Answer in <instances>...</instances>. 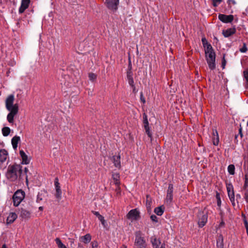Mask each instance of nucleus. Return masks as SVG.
Instances as JSON below:
<instances>
[{"label":"nucleus","mask_w":248,"mask_h":248,"mask_svg":"<svg viewBox=\"0 0 248 248\" xmlns=\"http://www.w3.org/2000/svg\"><path fill=\"white\" fill-rule=\"evenodd\" d=\"M14 100L15 96L13 94L8 95L5 100L6 108L10 112L7 116L10 123H13L14 117L18 112V105L17 104H14Z\"/></svg>","instance_id":"nucleus-1"},{"label":"nucleus","mask_w":248,"mask_h":248,"mask_svg":"<svg viewBox=\"0 0 248 248\" xmlns=\"http://www.w3.org/2000/svg\"><path fill=\"white\" fill-rule=\"evenodd\" d=\"M22 167L19 164L9 165L8 167L6 176L11 181H15L18 177L21 176L22 173Z\"/></svg>","instance_id":"nucleus-2"},{"label":"nucleus","mask_w":248,"mask_h":248,"mask_svg":"<svg viewBox=\"0 0 248 248\" xmlns=\"http://www.w3.org/2000/svg\"><path fill=\"white\" fill-rule=\"evenodd\" d=\"M205 53L209 68L211 70L214 69L216 67V55L211 45H208V47L205 48Z\"/></svg>","instance_id":"nucleus-3"},{"label":"nucleus","mask_w":248,"mask_h":248,"mask_svg":"<svg viewBox=\"0 0 248 248\" xmlns=\"http://www.w3.org/2000/svg\"><path fill=\"white\" fill-rule=\"evenodd\" d=\"M25 197V192L21 190H17L13 196L14 205L17 206Z\"/></svg>","instance_id":"nucleus-4"},{"label":"nucleus","mask_w":248,"mask_h":248,"mask_svg":"<svg viewBox=\"0 0 248 248\" xmlns=\"http://www.w3.org/2000/svg\"><path fill=\"white\" fill-rule=\"evenodd\" d=\"M207 213L204 211H200L198 214V223L200 227H203L207 221Z\"/></svg>","instance_id":"nucleus-5"},{"label":"nucleus","mask_w":248,"mask_h":248,"mask_svg":"<svg viewBox=\"0 0 248 248\" xmlns=\"http://www.w3.org/2000/svg\"><path fill=\"white\" fill-rule=\"evenodd\" d=\"M127 218L131 220H137L140 217V212L137 209L130 210L126 215Z\"/></svg>","instance_id":"nucleus-6"},{"label":"nucleus","mask_w":248,"mask_h":248,"mask_svg":"<svg viewBox=\"0 0 248 248\" xmlns=\"http://www.w3.org/2000/svg\"><path fill=\"white\" fill-rule=\"evenodd\" d=\"M54 185L56 190L55 196L58 200H60L62 198V192L61 189L60 184L59 182V179L57 177L55 178Z\"/></svg>","instance_id":"nucleus-7"},{"label":"nucleus","mask_w":248,"mask_h":248,"mask_svg":"<svg viewBox=\"0 0 248 248\" xmlns=\"http://www.w3.org/2000/svg\"><path fill=\"white\" fill-rule=\"evenodd\" d=\"M119 3V0H106L107 7L111 10L116 11Z\"/></svg>","instance_id":"nucleus-8"},{"label":"nucleus","mask_w":248,"mask_h":248,"mask_svg":"<svg viewBox=\"0 0 248 248\" xmlns=\"http://www.w3.org/2000/svg\"><path fill=\"white\" fill-rule=\"evenodd\" d=\"M227 189L229 199L232 202V205L234 207L235 206V203L234 202L235 197L232 186V185H229L227 187Z\"/></svg>","instance_id":"nucleus-9"},{"label":"nucleus","mask_w":248,"mask_h":248,"mask_svg":"<svg viewBox=\"0 0 248 248\" xmlns=\"http://www.w3.org/2000/svg\"><path fill=\"white\" fill-rule=\"evenodd\" d=\"M173 190V186L172 184H169L168 189L167 190L166 199V202L168 204H170L172 201Z\"/></svg>","instance_id":"nucleus-10"},{"label":"nucleus","mask_w":248,"mask_h":248,"mask_svg":"<svg viewBox=\"0 0 248 248\" xmlns=\"http://www.w3.org/2000/svg\"><path fill=\"white\" fill-rule=\"evenodd\" d=\"M218 18L222 22L228 23H231L233 20V16L232 15L219 14L218 15Z\"/></svg>","instance_id":"nucleus-11"},{"label":"nucleus","mask_w":248,"mask_h":248,"mask_svg":"<svg viewBox=\"0 0 248 248\" xmlns=\"http://www.w3.org/2000/svg\"><path fill=\"white\" fill-rule=\"evenodd\" d=\"M143 124H144V127L145 130V132H146V134L148 135V137L150 138H151L152 135L150 131V128L149 126V123H148V121L147 116L145 113H144L143 115Z\"/></svg>","instance_id":"nucleus-12"},{"label":"nucleus","mask_w":248,"mask_h":248,"mask_svg":"<svg viewBox=\"0 0 248 248\" xmlns=\"http://www.w3.org/2000/svg\"><path fill=\"white\" fill-rule=\"evenodd\" d=\"M151 242L153 248H165V244L161 243L160 241L156 238H151Z\"/></svg>","instance_id":"nucleus-13"},{"label":"nucleus","mask_w":248,"mask_h":248,"mask_svg":"<svg viewBox=\"0 0 248 248\" xmlns=\"http://www.w3.org/2000/svg\"><path fill=\"white\" fill-rule=\"evenodd\" d=\"M135 244L140 248H145L146 245L145 241L143 237L137 236L135 239Z\"/></svg>","instance_id":"nucleus-14"},{"label":"nucleus","mask_w":248,"mask_h":248,"mask_svg":"<svg viewBox=\"0 0 248 248\" xmlns=\"http://www.w3.org/2000/svg\"><path fill=\"white\" fill-rule=\"evenodd\" d=\"M30 0H22L21 6L19 9V13H23L29 7Z\"/></svg>","instance_id":"nucleus-15"},{"label":"nucleus","mask_w":248,"mask_h":248,"mask_svg":"<svg viewBox=\"0 0 248 248\" xmlns=\"http://www.w3.org/2000/svg\"><path fill=\"white\" fill-rule=\"evenodd\" d=\"M19 217L23 219H28L31 217V212L24 209H21Z\"/></svg>","instance_id":"nucleus-16"},{"label":"nucleus","mask_w":248,"mask_h":248,"mask_svg":"<svg viewBox=\"0 0 248 248\" xmlns=\"http://www.w3.org/2000/svg\"><path fill=\"white\" fill-rule=\"evenodd\" d=\"M236 31V29L233 28H229L227 29L226 30H223L222 31L223 35L225 37H228L231 35L235 33Z\"/></svg>","instance_id":"nucleus-17"},{"label":"nucleus","mask_w":248,"mask_h":248,"mask_svg":"<svg viewBox=\"0 0 248 248\" xmlns=\"http://www.w3.org/2000/svg\"><path fill=\"white\" fill-rule=\"evenodd\" d=\"M8 152L5 149L0 150V162L3 163L6 161L8 156Z\"/></svg>","instance_id":"nucleus-18"},{"label":"nucleus","mask_w":248,"mask_h":248,"mask_svg":"<svg viewBox=\"0 0 248 248\" xmlns=\"http://www.w3.org/2000/svg\"><path fill=\"white\" fill-rule=\"evenodd\" d=\"M19 154L22 158V163L25 164H28L30 163V160L28 159L27 155L23 150L19 151Z\"/></svg>","instance_id":"nucleus-19"},{"label":"nucleus","mask_w":248,"mask_h":248,"mask_svg":"<svg viewBox=\"0 0 248 248\" xmlns=\"http://www.w3.org/2000/svg\"><path fill=\"white\" fill-rule=\"evenodd\" d=\"M213 143L214 145H217L219 142V137L216 130H213Z\"/></svg>","instance_id":"nucleus-20"},{"label":"nucleus","mask_w":248,"mask_h":248,"mask_svg":"<svg viewBox=\"0 0 248 248\" xmlns=\"http://www.w3.org/2000/svg\"><path fill=\"white\" fill-rule=\"evenodd\" d=\"M120 155H114L113 156V162L114 166L118 168H121V161H120Z\"/></svg>","instance_id":"nucleus-21"},{"label":"nucleus","mask_w":248,"mask_h":248,"mask_svg":"<svg viewBox=\"0 0 248 248\" xmlns=\"http://www.w3.org/2000/svg\"><path fill=\"white\" fill-rule=\"evenodd\" d=\"M17 215L15 213H11L9 214L7 218V223L10 224L13 223L17 218Z\"/></svg>","instance_id":"nucleus-22"},{"label":"nucleus","mask_w":248,"mask_h":248,"mask_svg":"<svg viewBox=\"0 0 248 248\" xmlns=\"http://www.w3.org/2000/svg\"><path fill=\"white\" fill-rule=\"evenodd\" d=\"M20 137L18 136H15L12 139V144L14 149H16L17 147V144L20 140Z\"/></svg>","instance_id":"nucleus-23"},{"label":"nucleus","mask_w":248,"mask_h":248,"mask_svg":"<svg viewBox=\"0 0 248 248\" xmlns=\"http://www.w3.org/2000/svg\"><path fill=\"white\" fill-rule=\"evenodd\" d=\"M152 201L151 198L149 195L146 196V205L148 212H150L152 209Z\"/></svg>","instance_id":"nucleus-24"},{"label":"nucleus","mask_w":248,"mask_h":248,"mask_svg":"<svg viewBox=\"0 0 248 248\" xmlns=\"http://www.w3.org/2000/svg\"><path fill=\"white\" fill-rule=\"evenodd\" d=\"M165 207L163 206H160L155 208L154 212L158 216H161L164 212Z\"/></svg>","instance_id":"nucleus-25"},{"label":"nucleus","mask_w":248,"mask_h":248,"mask_svg":"<svg viewBox=\"0 0 248 248\" xmlns=\"http://www.w3.org/2000/svg\"><path fill=\"white\" fill-rule=\"evenodd\" d=\"M112 177L115 184L116 185H119L120 184L119 174L118 173H113Z\"/></svg>","instance_id":"nucleus-26"},{"label":"nucleus","mask_w":248,"mask_h":248,"mask_svg":"<svg viewBox=\"0 0 248 248\" xmlns=\"http://www.w3.org/2000/svg\"><path fill=\"white\" fill-rule=\"evenodd\" d=\"M217 248H223V239L221 235H219L217 241Z\"/></svg>","instance_id":"nucleus-27"},{"label":"nucleus","mask_w":248,"mask_h":248,"mask_svg":"<svg viewBox=\"0 0 248 248\" xmlns=\"http://www.w3.org/2000/svg\"><path fill=\"white\" fill-rule=\"evenodd\" d=\"M81 241L84 243H88L91 240V236L90 234H87L85 235L80 237Z\"/></svg>","instance_id":"nucleus-28"},{"label":"nucleus","mask_w":248,"mask_h":248,"mask_svg":"<svg viewBox=\"0 0 248 248\" xmlns=\"http://www.w3.org/2000/svg\"><path fill=\"white\" fill-rule=\"evenodd\" d=\"M55 241L59 248H67L66 247L62 244L60 238H57L55 239Z\"/></svg>","instance_id":"nucleus-29"},{"label":"nucleus","mask_w":248,"mask_h":248,"mask_svg":"<svg viewBox=\"0 0 248 248\" xmlns=\"http://www.w3.org/2000/svg\"><path fill=\"white\" fill-rule=\"evenodd\" d=\"M2 134L4 136H7L10 132V129L8 127H4L2 129Z\"/></svg>","instance_id":"nucleus-30"},{"label":"nucleus","mask_w":248,"mask_h":248,"mask_svg":"<svg viewBox=\"0 0 248 248\" xmlns=\"http://www.w3.org/2000/svg\"><path fill=\"white\" fill-rule=\"evenodd\" d=\"M235 167L233 165H230L228 167V172L230 174L233 175L234 174Z\"/></svg>","instance_id":"nucleus-31"},{"label":"nucleus","mask_w":248,"mask_h":248,"mask_svg":"<svg viewBox=\"0 0 248 248\" xmlns=\"http://www.w3.org/2000/svg\"><path fill=\"white\" fill-rule=\"evenodd\" d=\"M202 41L205 49L206 47H208V45H211L210 44L208 43L207 40L204 37L202 39Z\"/></svg>","instance_id":"nucleus-32"},{"label":"nucleus","mask_w":248,"mask_h":248,"mask_svg":"<svg viewBox=\"0 0 248 248\" xmlns=\"http://www.w3.org/2000/svg\"><path fill=\"white\" fill-rule=\"evenodd\" d=\"M126 77L127 80L129 79L130 78H133V73L131 71V68H129L127 71Z\"/></svg>","instance_id":"nucleus-33"},{"label":"nucleus","mask_w":248,"mask_h":248,"mask_svg":"<svg viewBox=\"0 0 248 248\" xmlns=\"http://www.w3.org/2000/svg\"><path fill=\"white\" fill-rule=\"evenodd\" d=\"M101 222L102 225L104 226V227L106 228L107 226V223L106 220L104 219V217L102 216L100 218L98 219Z\"/></svg>","instance_id":"nucleus-34"},{"label":"nucleus","mask_w":248,"mask_h":248,"mask_svg":"<svg viewBox=\"0 0 248 248\" xmlns=\"http://www.w3.org/2000/svg\"><path fill=\"white\" fill-rule=\"evenodd\" d=\"M214 7H217L222 2V0H212Z\"/></svg>","instance_id":"nucleus-35"},{"label":"nucleus","mask_w":248,"mask_h":248,"mask_svg":"<svg viewBox=\"0 0 248 248\" xmlns=\"http://www.w3.org/2000/svg\"><path fill=\"white\" fill-rule=\"evenodd\" d=\"M89 78L91 80L93 81L96 78V75L93 73H90L89 74Z\"/></svg>","instance_id":"nucleus-36"},{"label":"nucleus","mask_w":248,"mask_h":248,"mask_svg":"<svg viewBox=\"0 0 248 248\" xmlns=\"http://www.w3.org/2000/svg\"><path fill=\"white\" fill-rule=\"evenodd\" d=\"M248 49L245 44H244L243 46L240 49V51L242 53H245L247 51Z\"/></svg>","instance_id":"nucleus-37"},{"label":"nucleus","mask_w":248,"mask_h":248,"mask_svg":"<svg viewBox=\"0 0 248 248\" xmlns=\"http://www.w3.org/2000/svg\"><path fill=\"white\" fill-rule=\"evenodd\" d=\"M216 198L217 200V203L218 206H220L221 204V200L220 198V195L219 193H217L216 194Z\"/></svg>","instance_id":"nucleus-38"},{"label":"nucleus","mask_w":248,"mask_h":248,"mask_svg":"<svg viewBox=\"0 0 248 248\" xmlns=\"http://www.w3.org/2000/svg\"><path fill=\"white\" fill-rule=\"evenodd\" d=\"M150 218L153 221L155 222H158L157 217L155 215H152L151 216Z\"/></svg>","instance_id":"nucleus-39"},{"label":"nucleus","mask_w":248,"mask_h":248,"mask_svg":"<svg viewBox=\"0 0 248 248\" xmlns=\"http://www.w3.org/2000/svg\"><path fill=\"white\" fill-rule=\"evenodd\" d=\"M244 76L248 83V69L244 71Z\"/></svg>","instance_id":"nucleus-40"},{"label":"nucleus","mask_w":248,"mask_h":248,"mask_svg":"<svg viewBox=\"0 0 248 248\" xmlns=\"http://www.w3.org/2000/svg\"><path fill=\"white\" fill-rule=\"evenodd\" d=\"M128 84L131 87H134V81L133 78H130L129 79L127 80Z\"/></svg>","instance_id":"nucleus-41"},{"label":"nucleus","mask_w":248,"mask_h":248,"mask_svg":"<svg viewBox=\"0 0 248 248\" xmlns=\"http://www.w3.org/2000/svg\"><path fill=\"white\" fill-rule=\"evenodd\" d=\"M98 243L96 241H93L92 243V248H98Z\"/></svg>","instance_id":"nucleus-42"},{"label":"nucleus","mask_w":248,"mask_h":248,"mask_svg":"<svg viewBox=\"0 0 248 248\" xmlns=\"http://www.w3.org/2000/svg\"><path fill=\"white\" fill-rule=\"evenodd\" d=\"M92 212L95 216H96L98 217V219L100 218V217L102 216V215H101L98 212L92 211Z\"/></svg>","instance_id":"nucleus-43"},{"label":"nucleus","mask_w":248,"mask_h":248,"mask_svg":"<svg viewBox=\"0 0 248 248\" xmlns=\"http://www.w3.org/2000/svg\"><path fill=\"white\" fill-rule=\"evenodd\" d=\"M117 187L116 189V191L117 192V194L118 195V194H120L121 190H120V187L119 186V185H117Z\"/></svg>","instance_id":"nucleus-44"},{"label":"nucleus","mask_w":248,"mask_h":248,"mask_svg":"<svg viewBox=\"0 0 248 248\" xmlns=\"http://www.w3.org/2000/svg\"><path fill=\"white\" fill-rule=\"evenodd\" d=\"M140 99L141 100V101L143 103H145V98H144L143 96V94L142 93H141L140 94Z\"/></svg>","instance_id":"nucleus-45"},{"label":"nucleus","mask_w":248,"mask_h":248,"mask_svg":"<svg viewBox=\"0 0 248 248\" xmlns=\"http://www.w3.org/2000/svg\"><path fill=\"white\" fill-rule=\"evenodd\" d=\"M226 61L225 60V58H224V56L223 57V60H222V67L223 68H224V66L226 64Z\"/></svg>","instance_id":"nucleus-46"},{"label":"nucleus","mask_w":248,"mask_h":248,"mask_svg":"<svg viewBox=\"0 0 248 248\" xmlns=\"http://www.w3.org/2000/svg\"><path fill=\"white\" fill-rule=\"evenodd\" d=\"M228 2H229V4H235V1L234 0H229Z\"/></svg>","instance_id":"nucleus-47"},{"label":"nucleus","mask_w":248,"mask_h":248,"mask_svg":"<svg viewBox=\"0 0 248 248\" xmlns=\"http://www.w3.org/2000/svg\"><path fill=\"white\" fill-rule=\"evenodd\" d=\"M42 199L39 195L37 196L36 202H40L41 201H42Z\"/></svg>","instance_id":"nucleus-48"},{"label":"nucleus","mask_w":248,"mask_h":248,"mask_svg":"<svg viewBox=\"0 0 248 248\" xmlns=\"http://www.w3.org/2000/svg\"><path fill=\"white\" fill-rule=\"evenodd\" d=\"M239 134H240L241 137L242 138L243 134H242V128L241 127H240L239 129Z\"/></svg>","instance_id":"nucleus-49"},{"label":"nucleus","mask_w":248,"mask_h":248,"mask_svg":"<svg viewBox=\"0 0 248 248\" xmlns=\"http://www.w3.org/2000/svg\"><path fill=\"white\" fill-rule=\"evenodd\" d=\"M236 200H237L238 199H240L241 198V196L239 194H237L236 196Z\"/></svg>","instance_id":"nucleus-50"},{"label":"nucleus","mask_w":248,"mask_h":248,"mask_svg":"<svg viewBox=\"0 0 248 248\" xmlns=\"http://www.w3.org/2000/svg\"><path fill=\"white\" fill-rule=\"evenodd\" d=\"M133 89V92L134 93H135L136 92V87H135V85H134V87H131Z\"/></svg>","instance_id":"nucleus-51"},{"label":"nucleus","mask_w":248,"mask_h":248,"mask_svg":"<svg viewBox=\"0 0 248 248\" xmlns=\"http://www.w3.org/2000/svg\"><path fill=\"white\" fill-rule=\"evenodd\" d=\"M24 171H25V172L26 173H27V172H28V169H27V168H25V169H24Z\"/></svg>","instance_id":"nucleus-52"},{"label":"nucleus","mask_w":248,"mask_h":248,"mask_svg":"<svg viewBox=\"0 0 248 248\" xmlns=\"http://www.w3.org/2000/svg\"><path fill=\"white\" fill-rule=\"evenodd\" d=\"M28 175L26 176V183H28Z\"/></svg>","instance_id":"nucleus-53"},{"label":"nucleus","mask_w":248,"mask_h":248,"mask_svg":"<svg viewBox=\"0 0 248 248\" xmlns=\"http://www.w3.org/2000/svg\"><path fill=\"white\" fill-rule=\"evenodd\" d=\"M7 248L6 246L5 245H2V248Z\"/></svg>","instance_id":"nucleus-54"},{"label":"nucleus","mask_w":248,"mask_h":248,"mask_svg":"<svg viewBox=\"0 0 248 248\" xmlns=\"http://www.w3.org/2000/svg\"><path fill=\"white\" fill-rule=\"evenodd\" d=\"M39 209L40 210H43V207L40 206V207H39Z\"/></svg>","instance_id":"nucleus-55"},{"label":"nucleus","mask_w":248,"mask_h":248,"mask_svg":"<svg viewBox=\"0 0 248 248\" xmlns=\"http://www.w3.org/2000/svg\"><path fill=\"white\" fill-rule=\"evenodd\" d=\"M121 248H126V247L124 246H123V247Z\"/></svg>","instance_id":"nucleus-56"},{"label":"nucleus","mask_w":248,"mask_h":248,"mask_svg":"<svg viewBox=\"0 0 248 248\" xmlns=\"http://www.w3.org/2000/svg\"><path fill=\"white\" fill-rule=\"evenodd\" d=\"M71 243H73V239H71Z\"/></svg>","instance_id":"nucleus-57"},{"label":"nucleus","mask_w":248,"mask_h":248,"mask_svg":"<svg viewBox=\"0 0 248 248\" xmlns=\"http://www.w3.org/2000/svg\"><path fill=\"white\" fill-rule=\"evenodd\" d=\"M221 224L223 225V224H224V223L222 222L221 223Z\"/></svg>","instance_id":"nucleus-58"}]
</instances>
